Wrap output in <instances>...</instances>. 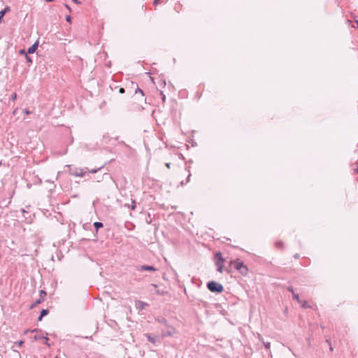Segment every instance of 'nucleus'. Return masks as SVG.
<instances>
[{"instance_id":"15","label":"nucleus","mask_w":358,"mask_h":358,"mask_svg":"<svg viewBox=\"0 0 358 358\" xmlns=\"http://www.w3.org/2000/svg\"><path fill=\"white\" fill-rule=\"evenodd\" d=\"M131 203H132V204H131V210H134V209H135V208H136V202H135V201H134V200H133V201H131Z\"/></svg>"},{"instance_id":"13","label":"nucleus","mask_w":358,"mask_h":358,"mask_svg":"<svg viewBox=\"0 0 358 358\" xmlns=\"http://www.w3.org/2000/svg\"><path fill=\"white\" fill-rule=\"evenodd\" d=\"M43 301H44V300H41V298L39 297V299L38 300L36 301V302L31 306V308L36 306V305L42 303Z\"/></svg>"},{"instance_id":"10","label":"nucleus","mask_w":358,"mask_h":358,"mask_svg":"<svg viewBox=\"0 0 358 358\" xmlns=\"http://www.w3.org/2000/svg\"><path fill=\"white\" fill-rule=\"evenodd\" d=\"M48 310L43 309L41 310V315H40V317H38V320L41 321L44 316L48 315Z\"/></svg>"},{"instance_id":"23","label":"nucleus","mask_w":358,"mask_h":358,"mask_svg":"<svg viewBox=\"0 0 358 358\" xmlns=\"http://www.w3.org/2000/svg\"><path fill=\"white\" fill-rule=\"evenodd\" d=\"M119 92L120 93H124V88H120V90H119Z\"/></svg>"},{"instance_id":"4","label":"nucleus","mask_w":358,"mask_h":358,"mask_svg":"<svg viewBox=\"0 0 358 358\" xmlns=\"http://www.w3.org/2000/svg\"><path fill=\"white\" fill-rule=\"evenodd\" d=\"M182 10V5L180 2L174 3L172 10L170 11L171 16L174 17L179 14Z\"/></svg>"},{"instance_id":"7","label":"nucleus","mask_w":358,"mask_h":358,"mask_svg":"<svg viewBox=\"0 0 358 358\" xmlns=\"http://www.w3.org/2000/svg\"><path fill=\"white\" fill-rule=\"evenodd\" d=\"M38 45V42L36 41L34 44H33L30 48H28L27 53L33 54L37 49Z\"/></svg>"},{"instance_id":"25","label":"nucleus","mask_w":358,"mask_h":358,"mask_svg":"<svg viewBox=\"0 0 358 358\" xmlns=\"http://www.w3.org/2000/svg\"><path fill=\"white\" fill-rule=\"evenodd\" d=\"M74 3H76V4H80V2L78 1V0H72Z\"/></svg>"},{"instance_id":"9","label":"nucleus","mask_w":358,"mask_h":358,"mask_svg":"<svg viewBox=\"0 0 358 358\" xmlns=\"http://www.w3.org/2000/svg\"><path fill=\"white\" fill-rule=\"evenodd\" d=\"M299 303L301 304L303 308H311L310 306L306 301L299 300Z\"/></svg>"},{"instance_id":"16","label":"nucleus","mask_w":358,"mask_h":358,"mask_svg":"<svg viewBox=\"0 0 358 358\" xmlns=\"http://www.w3.org/2000/svg\"><path fill=\"white\" fill-rule=\"evenodd\" d=\"M293 296H294V299H295L298 302H299V300H301L299 299V294H293Z\"/></svg>"},{"instance_id":"2","label":"nucleus","mask_w":358,"mask_h":358,"mask_svg":"<svg viewBox=\"0 0 358 358\" xmlns=\"http://www.w3.org/2000/svg\"><path fill=\"white\" fill-rule=\"evenodd\" d=\"M207 287L208 289L212 292L221 293L224 290L223 286L215 281H210L208 282Z\"/></svg>"},{"instance_id":"19","label":"nucleus","mask_w":358,"mask_h":358,"mask_svg":"<svg viewBox=\"0 0 358 358\" xmlns=\"http://www.w3.org/2000/svg\"><path fill=\"white\" fill-rule=\"evenodd\" d=\"M160 0H154V5L157 6L158 3H159Z\"/></svg>"},{"instance_id":"5","label":"nucleus","mask_w":358,"mask_h":358,"mask_svg":"<svg viewBox=\"0 0 358 358\" xmlns=\"http://www.w3.org/2000/svg\"><path fill=\"white\" fill-rule=\"evenodd\" d=\"M148 306V304L145 302H143L142 301H140V300H137L135 301V307L136 309H138V310H143L144 308H145L147 306Z\"/></svg>"},{"instance_id":"18","label":"nucleus","mask_w":358,"mask_h":358,"mask_svg":"<svg viewBox=\"0 0 358 358\" xmlns=\"http://www.w3.org/2000/svg\"><path fill=\"white\" fill-rule=\"evenodd\" d=\"M66 20L67 22H69V23H71V17L69 15H67L66 17Z\"/></svg>"},{"instance_id":"32","label":"nucleus","mask_w":358,"mask_h":358,"mask_svg":"<svg viewBox=\"0 0 358 358\" xmlns=\"http://www.w3.org/2000/svg\"><path fill=\"white\" fill-rule=\"evenodd\" d=\"M152 286H153L154 287H157V285H155V284H152Z\"/></svg>"},{"instance_id":"14","label":"nucleus","mask_w":358,"mask_h":358,"mask_svg":"<svg viewBox=\"0 0 358 358\" xmlns=\"http://www.w3.org/2000/svg\"><path fill=\"white\" fill-rule=\"evenodd\" d=\"M75 175H76V176L83 177V176H84V175H85V173H84L82 170H80V172H79V173H75Z\"/></svg>"},{"instance_id":"3","label":"nucleus","mask_w":358,"mask_h":358,"mask_svg":"<svg viewBox=\"0 0 358 358\" xmlns=\"http://www.w3.org/2000/svg\"><path fill=\"white\" fill-rule=\"evenodd\" d=\"M224 259L222 257V253L218 252L215 254V265L217 266V271L220 273L223 272Z\"/></svg>"},{"instance_id":"1","label":"nucleus","mask_w":358,"mask_h":358,"mask_svg":"<svg viewBox=\"0 0 358 358\" xmlns=\"http://www.w3.org/2000/svg\"><path fill=\"white\" fill-rule=\"evenodd\" d=\"M230 264L234 265V268L244 276H246L249 273L248 267L244 264L243 262H241L239 259H237L234 261H231Z\"/></svg>"},{"instance_id":"21","label":"nucleus","mask_w":358,"mask_h":358,"mask_svg":"<svg viewBox=\"0 0 358 358\" xmlns=\"http://www.w3.org/2000/svg\"><path fill=\"white\" fill-rule=\"evenodd\" d=\"M20 54H21V55H26V52H25V50H21L20 51Z\"/></svg>"},{"instance_id":"12","label":"nucleus","mask_w":358,"mask_h":358,"mask_svg":"<svg viewBox=\"0 0 358 358\" xmlns=\"http://www.w3.org/2000/svg\"><path fill=\"white\" fill-rule=\"evenodd\" d=\"M94 225L96 229L103 227V224L101 222H94Z\"/></svg>"},{"instance_id":"24","label":"nucleus","mask_w":358,"mask_h":358,"mask_svg":"<svg viewBox=\"0 0 358 358\" xmlns=\"http://www.w3.org/2000/svg\"><path fill=\"white\" fill-rule=\"evenodd\" d=\"M288 290H289V292H291L293 294H295V293L294 292V290H293V289H292V287L288 288Z\"/></svg>"},{"instance_id":"30","label":"nucleus","mask_w":358,"mask_h":358,"mask_svg":"<svg viewBox=\"0 0 358 358\" xmlns=\"http://www.w3.org/2000/svg\"><path fill=\"white\" fill-rule=\"evenodd\" d=\"M162 99H163L164 101H165V96L164 95H163Z\"/></svg>"},{"instance_id":"29","label":"nucleus","mask_w":358,"mask_h":358,"mask_svg":"<svg viewBox=\"0 0 358 358\" xmlns=\"http://www.w3.org/2000/svg\"><path fill=\"white\" fill-rule=\"evenodd\" d=\"M148 339L152 341V342H154V341L152 340V338H150V336H148Z\"/></svg>"},{"instance_id":"22","label":"nucleus","mask_w":358,"mask_h":358,"mask_svg":"<svg viewBox=\"0 0 358 358\" xmlns=\"http://www.w3.org/2000/svg\"><path fill=\"white\" fill-rule=\"evenodd\" d=\"M24 113L26 115H29V114L30 113V112H29L28 110H27V109H24Z\"/></svg>"},{"instance_id":"6","label":"nucleus","mask_w":358,"mask_h":358,"mask_svg":"<svg viewBox=\"0 0 358 358\" xmlns=\"http://www.w3.org/2000/svg\"><path fill=\"white\" fill-rule=\"evenodd\" d=\"M138 271H155L156 268L152 266H148V265H143L141 266L138 269Z\"/></svg>"},{"instance_id":"20","label":"nucleus","mask_w":358,"mask_h":358,"mask_svg":"<svg viewBox=\"0 0 358 358\" xmlns=\"http://www.w3.org/2000/svg\"><path fill=\"white\" fill-rule=\"evenodd\" d=\"M101 169V168H99V169ZM98 170H99V169H98ZM96 171H97V169H92V170H91V171H89V172H90V173H96Z\"/></svg>"},{"instance_id":"27","label":"nucleus","mask_w":358,"mask_h":358,"mask_svg":"<svg viewBox=\"0 0 358 358\" xmlns=\"http://www.w3.org/2000/svg\"><path fill=\"white\" fill-rule=\"evenodd\" d=\"M16 96H16V94H13V99H16Z\"/></svg>"},{"instance_id":"8","label":"nucleus","mask_w":358,"mask_h":358,"mask_svg":"<svg viewBox=\"0 0 358 358\" xmlns=\"http://www.w3.org/2000/svg\"><path fill=\"white\" fill-rule=\"evenodd\" d=\"M10 11V8L8 6H6L3 10L0 11V23L2 22V18L4 16V15Z\"/></svg>"},{"instance_id":"11","label":"nucleus","mask_w":358,"mask_h":358,"mask_svg":"<svg viewBox=\"0 0 358 358\" xmlns=\"http://www.w3.org/2000/svg\"><path fill=\"white\" fill-rule=\"evenodd\" d=\"M46 296V292L44 290L40 291V298H41V300H45Z\"/></svg>"},{"instance_id":"33","label":"nucleus","mask_w":358,"mask_h":358,"mask_svg":"<svg viewBox=\"0 0 358 358\" xmlns=\"http://www.w3.org/2000/svg\"><path fill=\"white\" fill-rule=\"evenodd\" d=\"M357 173H358V170H357Z\"/></svg>"},{"instance_id":"31","label":"nucleus","mask_w":358,"mask_h":358,"mask_svg":"<svg viewBox=\"0 0 358 358\" xmlns=\"http://www.w3.org/2000/svg\"><path fill=\"white\" fill-rule=\"evenodd\" d=\"M53 1V0H45V1H47V2H51V1Z\"/></svg>"},{"instance_id":"28","label":"nucleus","mask_w":358,"mask_h":358,"mask_svg":"<svg viewBox=\"0 0 358 358\" xmlns=\"http://www.w3.org/2000/svg\"><path fill=\"white\" fill-rule=\"evenodd\" d=\"M22 343H23V341H20V342L18 343V344H19V345H20H20H22Z\"/></svg>"},{"instance_id":"26","label":"nucleus","mask_w":358,"mask_h":358,"mask_svg":"<svg viewBox=\"0 0 358 358\" xmlns=\"http://www.w3.org/2000/svg\"><path fill=\"white\" fill-rule=\"evenodd\" d=\"M27 60L28 62H31V59L27 56Z\"/></svg>"},{"instance_id":"17","label":"nucleus","mask_w":358,"mask_h":358,"mask_svg":"<svg viewBox=\"0 0 358 358\" xmlns=\"http://www.w3.org/2000/svg\"><path fill=\"white\" fill-rule=\"evenodd\" d=\"M42 339H43V343H45V344H47V345H49V344H48V340H49V339H48V338H47V337H43V338H42Z\"/></svg>"}]
</instances>
